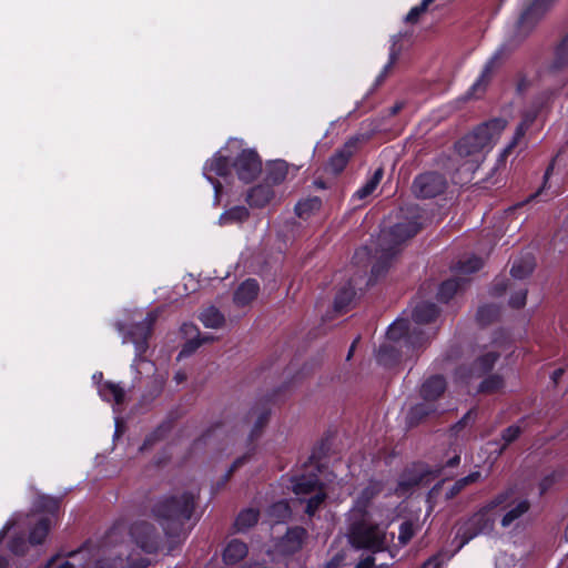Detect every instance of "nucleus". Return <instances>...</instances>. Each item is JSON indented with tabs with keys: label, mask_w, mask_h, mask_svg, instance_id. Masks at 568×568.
I'll use <instances>...</instances> for the list:
<instances>
[{
	"label": "nucleus",
	"mask_w": 568,
	"mask_h": 568,
	"mask_svg": "<svg viewBox=\"0 0 568 568\" xmlns=\"http://www.w3.org/2000/svg\"><path fill=\"white\" fill-rule=\"evenodd\" d=\"M530 80L524 75H520L517 81L516 90L518 93H525L530 87Z\"/></svg>",
	"instance_id": "nucleus-54"
},
{
	"label": "nucleus",
	"mask_w": 568,
	"mask_h": 568,
	"mask_svg": "<svg viewBox=\"0 0 568 568\" xmlns=\"http://www.w3.org/2000/svg\"><path fill=\"white\" fill-rule=\"evenodd\" d=\"M507 121L491 119L479 124L473 132L457 141L456 152L462 158L478 156L486 149H490L505 130Z\"/></svg>",
	"instance_id": "nucleus-7"
},
{
	"label": "nucleus",
	"mask_w": 568,
	"mask_h": 568,
	"mask_svg": "<svg viewBox=\"0 0 568 568\" xmlns=\"http://www.w3.org/2000/svg\"><path fill=\"white\" fill-rule=\"evenodd\" d=\"M291 507L286 500H278L267 509V516L273 524H280L291 517Z\"/></svg>",
	"instance_id": "nucleus-32"
},
{
	"label": "nucleus",
	"mask_w": 568,
	"mask_h": 568,
	"mask_svg": "<svg viewBox=\"0 0 568 568\" xmlns=\"http://www.w3.org/2000/svg\"><path fill=\"white\" fill-rule=\"evenodd\" d=\"M446 389V381L440 375H434L427 378L420 387L423 403L413 406L409 410V419L418 422L423 417L435 413L436 407L433 402L443 395Z\"/></svg>",
	"instance_id": "nucleus-10"
},
{
	"label": "nucleus",
	"mask_w": 568,
	"mask_h": 568,
	"mask_svg": "<svg viewBox=\"0 0 568 568\" xmlns=\"http://www.w3.org/2000/svg\"><path fill=\"white\" fill-rule=\"evenodd\" d=\"M422 227L419 222V215L416 210H410V215L405 216L400 222L389 227L387 231H383L379 236L378 246L376 251L381 262L376 263L372 268V276L377 277L382 274L388 262L397 254L398 246L410 237L415 236Z\"/></svg>",
	"instance_id": "nucleus-5"
},
{
	"label": "nucleus",
	"mask_w": 568,
	"mask_h": 568,
	"mask_svg": "<svg viewBox=\"0 0 568 568\" xmlns=\"http://www.w3.org/2000/svg\"><path fill=\"white\" fill-rule=\"evenodd\" d=\"M231 162L227 156H224L219 151L214 156L209 160L203 168V175L213 185L215 192V201L219 200V194L222 190V184L214 180L212 174L219 176H226L230 173Z\"/></svg>",
	"instance_id": "nucleus-18"
},
{
	"label": "nucleus",
	"mask_w": 568,
	"mask_h": 568,
	"mask_svg": "<svg viewBox=\"0 0 568 568\" xmlns=\"http://www.w3.org/2000/svg\"><path fill=\"white\" fill-rule=\"evenodd\" d=\"M483 266V260L475 255L467 257L466 260H460L454 267L456 274L466 275L477 272Z\"/></svg>",
	"instance_id": "nucleus-42"
},
{
	"label": "nucleus",
	"mask_w": 568,
	"mask_h": 568,
	"mask_svg": "<svg viewBox=\"0 0 568 568\" xmlns=\"http://www.w3.org/2000/svg\"><path fill=\"white\" fill-rule=\"evenodd\" d=\"M520 435V428L516 425L507 427L501 435L504 447L516 440Z\"/></svg>",
	"instance_id": "nucleus-50"
},
{
	"label": "nucleus",
	"mask_w": 568,
	"mask_h": 568,
	"mask_svg": "<svg viewBox=\"0 0 568 568\" xmlns=\"http://www.w3.org/2000/svg\"><path fill=\"white\" fill-rule=\"evenodd\" d=\"M555 0H534L520 14L517 22V33L525 38L549 10Z\"/></svg>",
	"instance_id": "nucleus-15"
},
{
	"label": "nucleus",
	"mask_w": 568,
	"mask_h": 568,
	"mask_svg": "<svg viewBox=\"0 0 568 568\" xmlns=\"http://www.w3.org/2000/svg\"><path fill=\"white\" fill-rule=\"evenodd\" d=\"M162 542L161 532L145 519L116 521L101 536L70 552L69 558L55 555L43 568H146L150 559L142 551L155 554Z\"/></svg>",
	"instance_id": "nucleus-1"
},
{
	"label": "nucleus",
	"mask_w": 568,
	"mask_h": 568,
	"mask_svg": "<svg viewBox=\"0 0 568 568\" xmlns=\"http://www.w3.org/2000/svg\"><path fill=\"white\" fill-rule=\"evenodd\" d=\"M274 197L275 193L272 185L265 182L248 190L246 202L251 207L262 209L270 204Z\"/></svg>",
	"instance_id": "nucleus-22"
},
{
	"label": "nucleus",
	"mask_w": 568,
	"mask_h": 568,
	"mask_svg": "<svg viewBox=\"0 0 568 568\" xmlns=\"http://www.w3.org/2000/svg\"><path fill=\"white\" fill-rule=\"evenodd\" d=\"M498 315L499 308L494 304H487L478 308L476 320L480 325L485 326L496 320Z\"/></svg>",
	"instance_id": "nucleus-43"
},
{
	"label": "nucleus",
	"mask_w": 568,
	"mask_h": 568,
	"mask_svg": "<svg viewBox=\"0 0 568 568\" xmlns=\"http://www.w3.org/2000/svg\"><path fill=\"white\" fill-rule=\"evenodd\" d=\"M388 525L373 520V516H349L348 532L349 544L356 549H365L371 552H382L387 549L392 538L387 535Z\"/></svg>",
	"instance_id": "nucleus-6"
},
{
	"label": "nucleus",
	"mask_w": 568,
	"mask_h": 568,
	"mask_svg": "<svg viewBox=\"0 0 568 568\" xmlns=\"http://www.w3.org/2000/svg\"><path fill=\"white\" fill-rule=\"evenodd\" d=\"M464 284L465 281L462 278H450L443 282L437 292L438 301L447 303Z\"/></svg>",
	"instance_id": "nucleus-34"
},
{
	"label": "nucleus",
	"mask_w": 568,
	"mask_h": 568,
	"mask_svg": "<svg viewBox=\"0 0 568 568\" xmlns=\"http://www.w3.org/2000/svg\"><path fill=\"white\" fill-rule=\"evenodd\" d=\"M193 331H197V328L193 324H183L182 332L185 335L191 334Z\"/></svg>",
	"instance_id": "nucleus-59"
},
{
	"label": "nucleus",
	"mask_w": 568,
	"mask_h": 568,
	"mask_svg": "<svg viewBox=\"0 0 568 568\" xmlns=\"http://www.w3.org/2000/svg\"><path fill=\"white\" fill-rule=\"evenodd\" d=\"M562 373H564L562 368H558V369L554 371V373L551 375V379L554 381L555 384L558 383V379L561 377Z\"/></svg>",
	"instance_id": "nucleus-60"
},
{
	"label": "nucleus",
	"mask_w": 568,
	"mask_h": 568,
	"mask_svg": "<svg viewBox=\"0 0 568 568\" xmlns=\"http://www.w3.org/2000/svg\"><path fill=\"white\" fill-rule=\"evenodd\" d=\"M434 0H422V2L418 6H415L409 10V12L405 17V21L409 23L417 22L419 16L427 10L428 6Z\"/></svg>",
	"instance_id": "nucleus-47"
},
{
	"label": "nucleus",
	"mask_w": 568,
	"mask_h": 568,
	"mask_svg": "<svg viewBox=\"0 0 568 568\" xmlns=\"http://www.w3.org/2000/svg\"><path fill=\"white\" fill-rule=\"evenodd\" d=\"M439 314L434 303L422 302L412 311V320L398 317L387 329V336L394 342L405 338L406 344L413 347H422L433 333L420 328L424 324L434 322Z\"/></svg>",
	"instance_id": "nucleus-4"
},
{
	"label": "nucleus",
	"mask_w": 568,
	"mask_h": 568,
	"mask_svg": "<svg viewBox=\"0 0 568 568\" xmlns=\"http://www.w3.org/2000/svg\"><path fill=\"white\" fill-rule=\"evenodd\" d=\"M504 378L499 374H490L481 381L478 392L483 394H494L504 388Z\"/></svg>",
	"instance_id": "nucleus-41"
},
{
	"label": "nucleus",
	"mask_w": 568,
	"mask_h": 568,
	"mask_svg": "<svg viewBox=\"0 0 568 568\" xmlns=\"http://www.w3.org/2000/svg\"><path fill=\"white\" fill-rule=\"evenodd\" d=\"M526 298H527V290L519 288L510 296L509 305L513 308H521L526 304Z\"/></svg>",
	"instance_id": "nucleus-49"
},
{
	"label": "nucleus",
	"mask_w": 568,
	"mask_h": 568,
	"mask_svg": "<svg viewBox=\"0 0 568 568\" xmlns=\"http://www.w3.org/2000/svg\"><path fill=\"white\" fill-rule=\"evenodd\" d=\"M355 297V290L352 283H348L347 286L342 287L334 300V310L338 313L345 312L348 306L352 304Z\"/></svg>",
	"instance_id": "nucleus-33"
},
{
	"label": "nucleus",
	"mask_w": 568,
	"mask_h": 568,
	"mask_svg": "<svg viewBox=\"0 0 568 568\" xmlns=\"http://www.w3.org/2000/svg\"><path fill=\"white\" fill-rule=\"evenodd\" d=\"M358 337L353 342V344L351 345L349 347V351H348V354H347V359H349L352 356H353V353H354V349H355V346H356V343L358 342Z\"/></svg>",
	"instance_id": "nucleus-63"
},
{
	"label": "nucleus",
	"mask_w": 568,
	"mask_h": 568,
	"mask_svg": "<svg viewBox=\"0 0 568 568\" xmlns=\"http://www.w3.org/2000/svg\"><path fill=\"white\" fill-rule=\"evenodd\" d=\"M260 292V285L256 280H245L234 293V303L237 306H245L254 301Z\"/></svg>",
	"instance_id": "nucleus-24"
},
{
	"label": "nucleus",
	"mask_w": 568,
	"mask_h": 568,
	"mask_svg": "<svg viewBox=\"0 0 568 568\" xmlns=\"http://www.w3.org/2000/svg\"><path fill=\"white\" fill-rule=\"evenodd\" d=\"M534 267V257L530 254H527L514 262L510 274L514 278L523 280L531 274Z\"/></svg>",
	"instance_id": "nucleus-31"
},
{
	"label": "nucleus",
	"mask_w": 568,
	"mask_h": 568,
	"mask_svg": "<svg viewBox=\"0 0 568 568\" xmlns=\"http://www.w3.org/2000/svg\"><path fill=\"white\" fill-rule=\"evenodd\" d=\"M386 337L388 336L386 335ZM403 347L407 348V352L417 348L413 347L409 344H406L405 338H402L398 342H394L387 338V342L383 343L376 353V359L378 364L383 366H393L394 364H396L402 355V352L399 349H402Z\"/></svg>",
	"instance_id": "nucleus-20"
},
{
	"label": "nucleus",
	"mask_w": 568,
	"mask_h": 568,
	"mask_svg": "<svg viewBox=\"0 0 568 568\" xmlns=\"http://www.w3.org/2000/svg\"><path fill=\"white\" fill-rule=\"evenodd\" d=\"M320 489H322V488L320 487L318 478L315 475H313V476H304L303 475L301 477L295 478V480L293 483V491L297 496L313 494Z\"/></svg>",
	"instance_id": "nucleus-30"
},
{
	"label": "nucleus",
	"mask_w": 568,
	"mask_h": 568,
	"mask_svg": "<svg viewBox=\"0 0 568 568\" xmlns=\"http://www.w3.org/2000/svg\"><path fill=\"white\" fill-rule=\"evenodd\" d=\"M322 207V200L318 196H308L298 201L295 205V213L303 220L310 219Z\"/></svg>",
	"instance_id": "nucleus-29"
},
{
	"label": "nucleus",
	"mask_w": 568,
	"mask_h": 568,
	"mask_svg": "<svg viewBox=\"0 0 568 568\" xmlns=\"http://www.w3.org/2000/svg\"><path fill=\"white\" fill-rule=\"evenodd\" d=\"M200 321L205 327L220 328L223 326L225 318L215 306H209L201 313Z\"/></svg>",
	"instance_id": "nucleus-35"
},
{
	"label": "nucleus",
	"mask_w": 568,
	"mask_h": 568,
	"mask_svg": "<svg viewBox=\"0 0 568 568\" xmlns=\"http://www.w3.org/2000/svg\"><path fill=\"white\" fill-rule=\"evenodd\" d=\"M489 510L486 506L458 527L456 532V538L460 539L458 548L465 546L474 537L489 532L493 529L494 520L488 516Z\"/></svg>",
	"instance_id": "nucleus-12"
},
{
	"label": "nucleus",
	"mask_w": 568,
	"mask_h": 568,
	"mask_svg": "<svg viewBox=\"0 0 568 568\" xmlns=\"http://www.w3.org/2000/svg\"><path fill=\"white\" fill-rule=\"evenodd\" d=\"M260 518V511L255 508H245L240 511L234 521V528L237 532H246L255 526Z\"/></svg>",
	"instance_id": "nucleus-27"
},
{
	"label": "nucleus",
	"mask_w": 568,
	"mask_h": 568,
	"mask_svg": "<svg viewBox=\"0 0 568 568\" xmlns=\"http://www.w3.org/2000/svg\"><path fill=\"white\" fill-rule=\"evenodd\" d=\"M422 478H423L422 475L413 474L410 471H405L398 481L395 493L398 496L407 495L413 487L419 485V483L422 481Z\"/></svg>",
	"instance_id": "nucleus-37"
},
{
	"label": "nucleus",
	"mask_w": 568,
	"mask_h": 568,
	"mask_svg": "<svg viewBox=\"0 0 568 568\" xmlns=\"http://www.w3.org/2000/svg\"><path fill=\"white\" fill-rule=\"evenodd\" d=\"M475 418V413L474 410H469L467 412L464 417L458 422L456 423L454 426H453V430L454 432H458L459 428H462L466 423H468L469 420H474Z\"/></svg>",
	"instance_id": "nucleus-55"
},
{
	"label": "nucleus",
	"mask_w": 568,
	"mask_h": 568,
	"mask_svg": "<svg viewBox=\"0 0 568 568\" xmlns=\"http://www.w3.org/2000/svg\"><path fill=\"white\" fill-rule=\"evenodd\" d=\"M383 483L379 480H369L368 484L362 489L353 507L349 509V516H373L371 511L372 500L383 491Z\"/></svg>",
	"instance_id": "nucleus-16"
},
{
	"label": "nucleus",
	"mask_w": 568,
	"mask_h": 568,
	"mask_svg": "<svg viewBox=\"0 0 568 568\" xmlns=\"http://www.w3.org/2000/svg\"><path fill=\"white\" fill-rule=\"evenodd\" d=\"M352 143H346L341 150H337L328 160L327 170L334 174H338L346 166L352 155Z\"/></svg>",
	"instance_id": "nucleus-28"
},
{
	"label": "nucleus",
	"mask_w": 568,
	"mask_h": 568,
	"mask_svg": "<svg viewBox=\"0 0 568 568\" xmlns=\"http://www.w3.org/2000/svg\"><path fill=\"white\" fill-rule=\"evenodd\" d=\"M102 378H103V374H102L101 372H97V373H94V374H93V376H92L93 382H94V383H97V384H98V386H99L101 383H103Z\"/></svg>",
	"instance_id": "nucleus-61"
},
{
	"label": "nucleus",
	"mask_w": 568,
	"mask_h": 568,
	"mask_svg": "<svg viewBox=\"0 0 568 568\" xmlns=\"http://www.w3.org/2000/svg\"><path fill=\"white\" fill-rule=\"evenodd\" d=\"M568 72V33L558 43L554 51V58L540 71V79L546 83H556V88L545 90L538 93L531 103L526 106L521 112V121L517 125L514 136L507 146L504 149L503 154H509L519 141L525 136L528 129L536 121H544L546 115L551 109L552 101L558 91L564 87L567 80Z\"/></svg>",
	"instance_id": "nucleus-2"
},
{
	"label": "nucleus",
	"mask_w": 568,
	"mask_h": 568,
	"mask_svg": "<svg viewBox=\"0 0 568 568\" xmlns=\"http://www.w3.org/2000/svg\"><path fill=\"white\" fill-rule=\"evenodd\" d=\"M195 498L191 491H173L150 500V516L168 539L187 536L192 528L189 523L195 509Z\"/></svg>",
	"instance_id": "nucleus-3"
},
{
	"label": "nucleus",
	"mask_w": 568,
	"mask_h": 568,
	"mask_svg": "<svg viewBox=\"0 0 568 568\" xmlns=\"http://www.w3.org/2000/svg\"><path fill=\"white\" fill-rule=\"evenodd\" d=\"M510 48L507 43H503L494 54L488 59L484 69L476 80V82L471 85L469 90L470 95H476L478 92H483L488 84L491 73L500 64L501 60L509 53Z\"/></svg>",
	"instance_id": "nucleus-19"
},
{
	"label": "nucleus",
	"mask_w": 568,
	"mask_h": 568,
	"mask_svg": "<svg viewBox=\"0 0 568 568\" xmlns=\"http://www.w3.org/2000/svg\"><path fill=\"white\" fill-rule=\"evenodd\" d=\"M250 217V211L244 205H235L225 210L219 217V225L242 224Z\"/></svg>",
	"instance_id": "nucleus-26"
},
{
	"label": "nucleus",
	"mask_w": 568,
	"mask_h": 568,
	"mask_svg": "<svg viewBox=\"0 0 568 568\" xmlns=\"http://www.w3.org/2000/svg\"><path fill=\"white\" fill-rule=\"evenodd\" d=\"M557 478L558 475L556 473H551L550 475L542 478L539 484L540 494L546 493L556 483Z\"/></svg>",
	"instance_id": "nucleus-51"
},
{
	"label": "nucleus",
	"mask_w": 568,
	"mask_h": 568,
	"mask_svg": "<svg viewBox=\"0 0 568 568\" xmlns=\"http://www.w3.org/2000/svg\"><path fill=\"white\" fill-rule=\"evenodd\" d=\"M415 534L414 525L410 521H404L399 526L398 540L402 545H406Z\"/></svg>",
	"instance_id": "nucleus-48"
},
{
	"label": "nucleus",
	"mask_w": 568,
	"mask_h": 568,
	"mask_svg": "<svg viewBox=\"0 0 568 568\" xmlns=\"http://www.w3.org/2000/svg\"><path fill=\"white\" fill-rule=\"evenodd\" d=\"M156 313L150 312L142 322L135 323L131 328L123 335V343H132L135 348V358L132 363V367L136 371L141 364H149L143 358L144 353L149 348V338L152 334L153 325L156 321Z\"/></svg>",
	"instance_id": "nucleus-9"
},
{
	"label": "nucleus",
	"mask_w": 568,
	"mask_h": 568,
	"mask_svg": "<svg viewBox=\"0 0 568 568\" xmlns=\"http://www.w3.org/2000/svg\"><path fill=\"white\" fill-rule=\"evenodd\" d=\"M426 565H434V566H438L439 565V558L438 557H433L430 559H428V561L426 562Z\"/></svg>",
	"instance_id": "nucleus-64"
},
{
	"label": "nucleus",
	"mask_w": 568,
	"mask_h": 568,
	"mask_svg": "<svg viewBox=\"0 0 568 568\" xmlns=\"http://www.w3.org/2000/svg\"><path fill=\"white\" fill-rule=\"evenodd\" d=\"M400 40V34H396L392 38V45L389 49V58L386 65L383 68L382 72L376 79V84H379L384 81V79L387 77L388 70L394 65L396 60L398 59V55L400 53V48L398 47V42Z\"/></svg>",
	"instance_id": "nucleus-39"
},
{
	"label": "nucleus",
	"mask_w": 568,
	"mask_h": 568,
	"mask_svg": "<svg viewBox=\"0 0 568 568\" xmlns=\"http://www.w3.org/2000/svg\"><path fill=\"white\" fill-rule=\"evenodd\" d=\"M286 175L287 168L285 162L277 161L270 165L265 181L271 185L280 184L286 179Z\"/></svg>",
	"instance_id": "nucleus-40"
},
{
	"label": "nucleus",
	"mask_w": 568,
	"mask_h": 568,
	"mask_svg": "<svg viewBox=\"0 0 568 568\" xmlns=\"http://www.w3.org/2000/svg\"><path fill=\"white\" fill-rule=\"evenodd\" d=\"M554 169H555V161H552L547 166L545 174H544V182H542L541 187L536 193L531 194L529 199H534V197L538 196L547 187L548 180H549L550 175L552 174Z\"/></svg>",
	"instance_id": "nucleus-52"
},
{
	"label": "nucleus",
	"mask_w": 568,
	"mask_h": 568,
	"mask_svg": "<svg viewBox=\"0 0 568 568\" xmlns=\"http://www.w3.org/2000/svg\"><path fill=\"white\" fill-rule=\"evenodd\" d=\"M307 537V531L303 527L288 528L286 534L277 544L278 551L284 555H292L300 551Z\"/></svg>",
	"instance_id": "nucleus-21"
},
{
	"label": "nucleus",
	"mask_w": 568,
	"mask_h": 568,
	"mask_svg": "<svg viewBox=\"0 0 568 568\" xmlns=\"http://www.w3.org/2000/svg\"><path fill=\"white\" fill-rule=\"evenodd\" d=\"M374 565V558L368 556L365 559L361 560L356 568H371Z\"/></svg>",
	"instance_id": "nucleus-57"
},
{
	"label": "nucleus",
	"mask_w": 568,
	"mask_h": 568,
	"mask_svg": "<svg viewBox=\"0 0 568 568\" xmlns=\"http://www.w3.org/2000/svg\"><path fill=\"white\" fill-rule=\"evenodd\" d=\"M98 393L102 400L115 405L122 404L125 397L124 388L120 384L110 381L101 383Z\"/></svg>",
	"instance_id": "nucleus-25"
},
{
	"label": "nucleus",
	"mask_w": 568,
	"mask_h": 568,
	"mask_svg": "<svg viewBox=\"0 0 568 568\" xmlns=\"http://www.w3.org/2000/svg\"><path fill=\"white\" fill-rule=\"evenodd\" d=\"M383 173L384 172L382 168L377 169L374 172V174L366 181V183L354 193L353 196L358 200H364L371 194H373L378 184L381 183Z\"/></svg>",
	"instance_id": "nucleus-36"
},
{
	"label": "nucleus",
	"mask_w": 568,
	"mask_h": 568,
	"mask_svg": "<svg viewBox=\"0 0 568 568\" xmlns=\"http://www.w3.org/2000/svg\"><path fill=\"white\" fill-rule=\"evenodd\" d=\"M174 379L176 381V383H182L183 381L186 379V375L183 373V372H178L175 375H174Z\"/></svg>",
	"instance_id": "nucleus-62"
},
{
	"label": "nucleus",
	"mask_w": 568,
	"mask_h": 568,
	"mask_svg": "<svg viewBox=\"0 0 568 568\" xmlns=\"http://www.w3.org/2000/svg\"><path fill=\"white\" fill-rule=\"evenodd\" d=\"M481 479L480 471H473L469 475L456 480L452 487L446 491V498L450 499L458 495L466 486L477 483Z\"/></svg>",
	"instance_id": "nucleus-38"
},
{
	"label": "nucleus",
	"mask_w": 568,
	"mask_h": 568,
	"mask_svg": "<svg viewBox=\"0 0 568 568\" xmlns=\"http://www.w3.org/2000/svg\"><path fill=\"white\" fill-rule=\"evenodd\" d=\"M460 457L459 455H455L454 457L449 458L446 463L447 467H455L459 464Z\"/></svg>",
	"instance_id": "nucleus-58"
},
{
	"label": "nucleus",
	"mask_w": 568,
	"mask_h": 568,
	"mask_svg": "<svg viewBox=\"0 0 568 568\" xmlns=\"http://www.w3.org/2000/svg\"><path fill=\"white\" fill-rule=\"evenodd\" d=\"M447 187L444 175L436 172H426L415 178L412 190L420 199H432L442 194Z\"/></svg>",
	"instance_id": "nucleus-13"
},
{
	"label": "nucleus",
	"mask_w": 568,
	"mask_h": 568,
	"mask_svg": "<svg viewBox=\"0 0 568 568\" xmlns=\"http://www.w3.org/2000/svg\"><path fill=\"white\" fill-rule=\"evenodd\" d=\"M325 499H326L325 491H323V489L317 490L306 500L305 513L308 516H313L317 511V509L322 506V504L325 501Z\"/></svg>",
	"instance_id": "nucleus-45"
},
{
	"label": "nucleus",
	"mask_w": 568,
	"mask_h": 568,
	"mask_svg": "<svg viewBox=\"0 0 568 568\" xmlns=\"http://www.w3.org/2000/svg\"><path fill=\"white\" fill-rule=\"evenodd\" d=\"M248 554L247 545L240 539H231L223 549V561L227 566H233L242 561Z\"/></svg>",
	"instance_id": "nucleus-23"
},
{
	"label": "nucleus",
	"mask_w": 568,
	"mask_h": 568,
	"mask_svg": "<svg viewBox=\"0 0 568 568\" xmlns=\"http://www.w3.org/2000/svg\"><path fill=\"white\" fill-rule=\"evenodd\" d=\"M60 510L61 498L38 494V545L58 525Z\"/></svg>",
	"instance_id": "nucleus-11"
},
{
	"label": "nucleus",
	"mask_w": 568,
	"mask_h": 568,
	"mask_svg": "<svg viewBox=\"0 0 568 568\" xmlns=\"http://www.w3.org/2000/svg\"><path fill=\"white\" fill-rule=\"evenodd\" d=\"M255 416L256 415V420L254 423V427L251 432V439H254L255 437H257L262 430V428L266 425L267 420H268V415H270V412L268 410H262L258 414L255 412V410H252L250 412V416Z\"/></svg>",
	"instance_id": "nucleus-46"
},
{
	"label": "nucleus",
	"mask_w": 568,
	"mask_h": 568,
	"mask_svg": "<svg viewBox=\"0 0 568 568\" xmlns=\"http://www.w3.org/2000/svg\"><path fill=\"white\" fill-rule=\"evenodd\" d=\"M498 358L499 353L495 351L486 352L476 358L469 369L458 368L456 371V377L465 383H468L473 378L483 377L493 369Z\"/></svg>",
	"instance_id": "nucleus-17"
},
{
	"label": "nucleus",
	"mask_w": 568,
	"mask_h": 568,
	"mask_svg": "<svg viewBox=\"0 0 568 568\" xmlns=\"http://www.w3.org/2000/svg\"><path fill=\"white\" fill-rule=\"evenodd\" d=\"M213 341L212 336H200L197 335L196 338H190L186 341V343L183 345L182 349L179 353V358L187 357L192 353H194L203 343Z\"/></svg>",
	"instance_id": "nucleus-44"
},
{
	"label": "nucleus",
	"mask_w": 568,
	"mask_h": 568,
	"mask_svg": "<svg viewBox=\"0 0 568 568\" xmlns=\"http://www.w3.org/2000/svg\"><path fill=\"white\" fill-rule=\"evenodd\" d=\"M506 291V284L504 280L496 281L493 286V295L500 296Z\"/></svg>",
	"instance_id": "nucleus-56"
},
{
	"label": "nucleus",
	"mask_w": 568,
	"mask_h": 568,
	"mask_svg": "<svg viewBox=\"0 0 568 568\" xmlns=\"http://www.w3.org/2000/svg\"><path fill=\"white\" fill-rule=\"evenodd\" d=\"M237 178L244 183L253 181L262 171V161L254 150H242L232 163Z\"/></svg>",
	"instance_id": "nucleus-14"
},
{
	"label": "nucleus",
	"mask_w": 568,
	"mask_h": 568,
	"mask_svg": "<svg viewBox=\"0 0 568 568\" xmlns=\"http://www.w3.org/2000/svg\"><path fill=\"white\" fill-rule=\"evenodd\" d=\"M500 508L504 515L500 520L503 527H510L519 520L530 509V503L527 498L518 496L514 489L497 495L488 505L487 508Z\"/></svg>",
	"instance_id": "nucleus-8"
},
{
	"label": "nucleus",
	"mask_w": 568,
	"mask_h": 568,
	"mask_svg": "<svg viewBox=\"0 0 568 568\" xmlns=\"http://www.w3.org/2000/svg\"><path fill=\"white\" fill-rule=\"evenodd\" d=\"M250 456L248 455H244L242 457H239L237 459L234 460V463L232 464V466L230 467L229 471L226 473L225 477H224V481H226L231 474L237 469L239 467H241L242 465H244L245 463H247Z\"/></svg>",
	"instance_id": "nucleus-53"
}]
</instances>
